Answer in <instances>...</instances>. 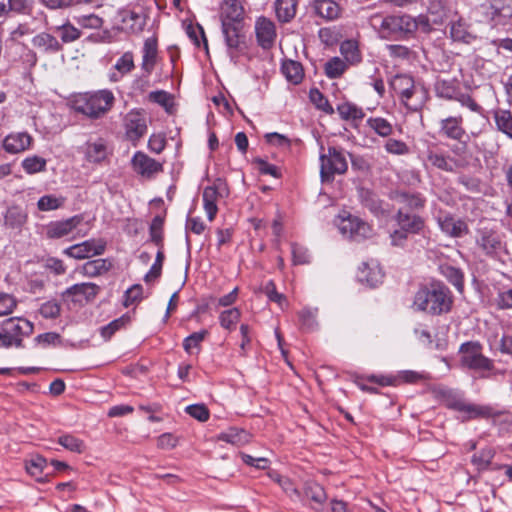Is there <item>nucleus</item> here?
Returning a JSON list of instances; mask_svg holds the SVG:
<instances>
[{
  "label": "nucleus",
  "mask_w": 512,
  "mask_h": 512,
  "mask_svg": "<svg viewBox=\"0 0 512 512\" xmlns=\"http://www.w3.org/2000/svg\"><path fill=\"white\" fill-rule=\"evenodd\" d=\"M106 246L105 239L91 238L65 248L63 254L75 260H84L104 254Z\"/></svg>",
  "instance_id": "obj_10"
},
{
  "label": "nucleus",
  "mask_w": 512,
  "mask_h": 512,
  "mask_svg": "<svg viewBox=\"0 0 512 512\" xmlns=\"http://www.w3.org/2000/svg\"><path fill=\"white\" fill-rule=\"evenodd\" d=\"M424 155V166L427 169L456 173L465 167L462 159L452 156L449 151L435 143L428 145Z\"/></svg>",
  "instance_id": "obj_7"
},
{
  "label": "nucleus",
  "mask_w": 512,
  "mask_h": 512,
  "mask_svg": "<svg viewBox=\"0 0 512 512\" xmlns=\"http://www.w3.org/2000/svg\"><path fill=\"white\" fill-rule=\"evenodd\" d=\"M8 17L12 15H30L33 4L29 0H7Z\"/></svg>",
  "instance_id": "obj_55"
},
{
  "label": "nucleus",
  "mask_w": 512,
  "mask_h": 512,
  "mask_svg": "<svg viewBox=\"0 0 512 512\" xmlns=\"http://www.w3.org/2000/svg\"><path fill=\"white\" fill-rule=\"evenodd\" d=\"M46 160L40 156H30L22 161V167L27 174H35L46 170Z\"/></svg>",
  "instance_id": "obj_60"
},
{
  "label": "nucleus",
  "mask_w": 512,
  "mask_h": 512,
  "mask_svg": "<svg viewBox=\"0 0 512 512\" xmlns=\"http://www.w3.org/2000/svg\"><path fill=\"white\" fill-rule=\"evenodd\" d=\"M319 160L322 182H332L336 174H344L348 169L345 151L340 147L329 146L325 151L321 145Z\"/></svg>",
  "instance_id": "obj_6"
},
{
  "label": "nucleus",
  "mask_w": 512,
  "mask_h": 512,
  "mask_svg": "<svg viewBox=\"0 0 512 512\" xmlns=\"http://www.w3.org/2000/svg\"><path fill=\"white\" fill-rule=\"evenodd\" d=\"M1 329L11 337L12 341L19 340L22 348L23 338L33 333L34 325L22 317H10L2 322Z\"/></svg>",
  "instance_id": "obj_19"
},
{
  "label": "nucleus",
  "mask_w": 512,
  "mask_h": 512,
  "mask_svg": "<svg viewBox=\"0 0 512 512\" xmlns=\"http://www.w3.org/2000/svg\"><path fill=\"white\" fill-rule=\"evenodd\" d=\"M449 10L442 0H430L428 5V15L434 25L443 24L448 18Z\"/></svg>",
  "instance_id": "obj_46"
},
{
  "label": "nucleus",
  "mask_w": 512,
  "mask_h": 512,
  "mask_svg": "<svg viewBox=\"0 0 512 512\" xmlns=\"http://www.w3.org/2000/svg\"><path fill=\"white\" fill-rule=\"evenodd\" d=\"M131 322V316L126 313L121 317L111 321L109 324L101 328V336L105 340H109L117 331L126 327Z\"/></svg>",
  "instance_id": "obj_52"
},
{
  "label": "nucleus",
  "mask_w": 512,
  "mask_h": 512,
  "mask_svg": "<svg viewBox=\"0 0 512 512\" xmlns=\"http://www.w3.org/2000/svg\"><path fill=\"white\" fill-rule=\"evenodd\" d=\"M301 491V498H295V501L302 502L313 512H325L324 505L328 499L327 493L322 485L314 481H308L304 484Z\"/></svg>",
  "instance_id": "obj_14"
},
{
  "label": "nucleus",
  "mask_w": 512,
  "mask_h": 512,
  "mask_svg": "<svg viewBox=\"0 0 512 512\" xmlns=\"http://www.w3.org/2000/svg\"><path fill=\"white\" fill-rule=\"evenodd\" d=\"M73 20L81 28L99 29L103 25V20L96 14H77L73 16Z\"/></svg>",
  "instance_id": "obj_58"
},
{
  "label": "nucleus",
  "mask_w": 512,
  "mask_h": 512,
  "mask_svg": "<svg viewBox=\"0 0 512 512\" xmlns=\"http://www.w3.org/2000/svg\"><path fill=\"white\" fill-rule=\"evenodd\" d=\"M158 61V39L151 36L145 39L142 47L141 70L147 74H152Z\"/></svg>",
  "instance_id": "obj_26"
},
{
  "label": "nucleus",
  "mask_w": 512,
  "mask_h": 512,
  "mask_svg": "<svg viewBox=\"0 0 512 512\" xmlns=\"http://www.w3.org/2000/svg\"><path fill=\"white\" fill-rule=\"evenodd\" d=\"M298 0H275V13L279 22L289 23L296 16Z\"/></svg>",
  "instance_id": "obj_37"
},
{
  "label": "nucleus",
  "mask_w": 512,
  "mask_h": 512,
  "mask_svg": "<svg viewBox=\"0 0 512 512\" xmlns=\"http://www.w3.org/2000/svg\"><path fill=\"white\" fill-rule=\"evenodd\" d=\"M222 33L227 46V54L234 64L239 61V56L244 52L245 36L240 33L237 24L224 22L221 23Z\"/></svg>",
  "instance_id": "obj_15"
},
{
  "label": "nucleus",
  "mask_w": 512,
  "mask_h": 512,
  "mask_svg": "<svg viewBox=\"0 0 512 512\" xmlns=\"http://www.w3.org/2000/svg\"><path fill=\"white\" fill-rule=\"evenodd\" d=\"M115 96L109 89L74 94L70 99L72 109L90 119H99L113 107Z\"/></svg>",
  "instance_id": "obj_2"
},
{
  "label": "nucleus",
  "mask_w": 512,
  "mask_h": 512,
  "mask_svg": "<svg viewBox=\"0 0 512 512\" xmlns=\"http://www.w3.org/2000/svg\"><path fill=\"white\" fill-rule=\"evenodd\" d=\"M463 414L464 420H471L476 418H490L494 415V410L489 405H479L469 403L466 400L462 403L459 411Z\"/></svg>",
  "instance_id": "obj_32"
},
{
  "label": "nucleus",
  "mask_w": 512,
  "mask_h": 512,
  "mask_svg": "<svg viewBox=\"0 0 512 512\" xmlns=\"http://www.w3.org/2000/svg\"><path fill=\"white\" fill-rule=\"evenodd\" d=\"M217 439L236 446H242L249 442L250 435L245 430L230 427L218 434Z\"/></svg>",
  "instance_id": "obj_39"
},
{
  "label": "nucleus",
  "mask_w": 512,
  "mask_h": 512,
  "mask_svg": "<svg viewBox=\"0 0 512 512\" xmlns=\"http://www.w3.org/2000/svg\"><path fill=\"white\" fill-rule=\"evenodd\" d=\"M131 165L136 173L148 179L153 178L156 174L163 171L162 163L141 151H137L133 155Z\"/></svg>",
  "instance_id": "obj_20"
},
{
  "label": "nucleus",
  "mask_w": 512,
  "mask_h": 512,
  "mask_svg": "<svg viewBox=\"0 0 512 512\" xmlns=\"http://www.w3.org/2000/svg\"><path fill=\"white\" fill-rule=\"evenodd\" d=\"M100 290V287L92 282L77 283L66 288L61 297L64 301L83 306L94 301Z\"/></svg>",
  "instance_id": "obj_13"
},
{
  "label": "nucleus",
  "mask_w": 512,
  "mask_h": 512,
  "mask_svg": "<svg viewBox=\"0 0 512 512\" xmlns=\"http://www.w3.org/2000/svg\"><path fill=\"white\" fill-rule=\"evenodd\" d=\"M336 110L340 118L345 121L357 122L361 121L365 117L363 109L351 102L339 104Z\"/></svg>",
  "instance_id": "obj_43"
},
{
  "label": "nucleus",
  "mask_w": 512,
  "mask_h": 512,
  "mask_svg": "<svg viewBox=\"0 0 512 512\" xmlns=\"http://www.w3.org/2000/svg\"><path fill=\"white\" fill-rule=\"evenodd\" d=\"M17 305L18 301L15 296L0 291V317L13 313Z\"/></svg>",
  "instance_id": "obj_64"
},
{
  "label": "nucleus",
  "mask_w": 512,
  "mask_h": 512,
  "mask_svg": "<svg viewBox=\"0 0 512 512\" xmlns=\"http://www.w3.org/2000/svg\"><path fill=\"white\" fill-rule=\"evenodd\" d=\"M438 224L443 233L453 238H461L469 234V227L463 219L451 214H445L438 218Z\"/></svg>",
  "instance_id": "obj_24"
},
{
  "label": "nucleus",
  "mask_w": 512,
  "mask_h": 512,
  "mask_svg": "<svg viewBox=\"0 0 512 512\" xmlns=\"http://www.w3.org/2000/svg\"><path fill=\"white\" fill-rule=\"evenodd\" d=\"M163 226L164 217L156 215L149 227L150 240L159 248H163Z\"/></svg>",
  "instance_id": "obj_56"
},
{
  "label": "nucleus",
  "mask_w": 512,
  "mask_h": 512,
  "mask_svg": "<svg viewBox=\"0 0 512 512\" xmlns=\"http://www.w3.org/2000/svg\"><path fill=\"white\" fill-rule=\"evenodd\" d=\"M291 254L293 265H304L310 263L311 256L309 250L299 243H291Z\"/></svg>",
  "instance_id": "obj_62"
},
{
  "label": "nucleus",
  "mask_w": 512,
  "mask_h": 512,
  "mask_svg": "<svg viewBox=\"0 0 512 512\" xmlns=\"http://www.w3.org/2000/svg\"><path fill=\"white\" fill-rule=\"evenodd\" d=\"M114 68L122 75L130 73L135 68L133 53L131 51L125 52L117 59Z\"/></svg>",
  "instance_id": "obj_63"
},
{
  "label": "nucleus",
  "mask_w": 512,
  "mask_h": 512,
  "mask_svg": "<svg viewBox=\"0 0 512 512\" xmlns=\"http://www.w3.org/2000/svg\"><path fill=\"white\" fill-rule=\"evenodd\" d=\"M241 312L238 308L234 307L231 309L224 310L219 315V323L222 328L233 331L236 328V324L239 322Z\"/></svg>",
  "instance_id": "obj_53"
},
{
  "label": "nucleus",
  "mask_w": 512,
  "mask_h": 512,
  "mask_svg": "<svg viewBox=\"0 0 512 512\" xmlns=\"http://www.w3.org/2000/svg\"><path fill=\"white\" fill-rule=\"evenodd\" d=\"M440 274L450 282L460 293L464 289V273L460 268L450 264H442L439 266Z\"/></svg>",
  "instance_id": "obj_40"
},
{
  "label": "nucleus",
  "mask_w": 512,
  "mask_h": 512,
  "mask_svg": "<svg viewBox=\"0 0 512 512\" xmlns=\"http://www.w3.org/2000/svg\"><path fill=\"white\" fill-rule=\"evenodd\" d=\"M32 143V137L27 132L10 133L3 140V148L6 152L17 154L27 150Z\"/></svg>",
  "instance_id": "obj_27"
},
{
  "label": "nucleus",
  "mask_w": 512,
  "mask_h": 512,
  "mask_svg": "<svg viewBox=\"0 0 512 512\" xmlns=\"http://www.w3.org/2000/svg\"><path fill=\"white\" fill-rule=\"evenodd\" d=\"M220 195L219 188L215 184L207 186L203 190V207L209 221H213L217 215V200Z\"/></svg>",
  "instance_id": "obj_33"
},
{
  "label": "nucleus",
  "mask_w": 512,
  "mask_h": 512,
  "mask_svg": "<svg viewBox=\"0 0 512 512\" xmlns=\"http://www.w3.org/2000/svg\"><path fill=\"white\" fill-rule=\"evenodd\" d=\"M58 443L71 452L82 453L85 450L83 440L70 434L60 436L58 438Z\"/></svg>",
  "instance_id": "obj_61"
},
{
  "label": "nucleus",
  "mask_w": 512,
  "mask_h": 512,
  "mask_svg": "<svg viewBox=\"0 0 512 512\" xmlns=\"http://www.w3.org/2000/svg\"><path fill=\"white\" fill-rule=\"evenodd\" d=\"M439 134L450 140L461 141L466 134L463 117L461 115L449 116L440 120Z\"/></svg>",
  "instance_id": "obj_25"
},
{
  "label": "nucleus",
  "mask_w": 512,
  "mask_h": 512,
  "mask_svg": "<svg viewBox=\"0 0 512 512\" xmlns=\"http://www.w3.org/2000/svg\"><path fill=\"white\" fill-rule=\"evenodd\" d=\"M460 366L464 369L479 373L481 377H487L495 365L494 361L483 354V346L478 341H467L459 347Z\"/></svg>",
  "instance_id": "obj_4"
},
{
  "label": "nucleus",
  "mask_w": 512,
  "mask_h": 512,
  "mask_svg": "<svg viewBox=\"0 0 512 512\" xmlns=\"http://www.w3.org/2000/svg\"><path fill=\"white\" fill-rule=\"evenodd\" d=\"M244 16V8L239 0H223L220 5L221 23L230 22L237 24Z\"/></svg>",
  "instance_id": "obj_29"
},
{
  "label": "nucleus",
  "mask_w": 512,
  "mask_h": 512,
  "mask_svg": "<svg viewBox=\"0 0 512 512\" xmlns=\"http://www.w3.org/2000/svg\"><path fill=\"white\" fill-rule=\"evenodd\" d=\"M395 200L401 204L399 209H404L411 213H418V211L424 208L426 203V199L422 194L404 191L397 192L395 195Z\"/></svg>",
  "instance_id": "obj_30"
},
{
  "label": "nucleus",
  "mask_w": 512,
  "mask_h": 512,
  "mask_svg": "<svg viewBox=\"0 0 512 512\" xmlns=\"http://www.w3.org/2000/svg\"><path fill=\"white\" fill-rule=\"evenodd\" d=\"M86 162L94 165L103 164L111 154L107 140L98 137L89 139L80 148Z\"/></svg>",
  "instance_id": "obj_17"
},
{
  "label": "nucleus",
  "mask_w": 512,
  "mask_h": 512,
  "mask_svg": "<svg viewBox=\"0 0 512 512\" xmlns=\"http://www.w3.org/2000/svg\"><path fill=\"white\" fill-rule=\"evenodd\" d=\"M348 69V64L340 57H332L324 65V73L329 79L340 78Z\"/></svg>",
  "instance_id": "obj_48"
},
{
  "label": "nucleus",
  "mask_w": 512,
  "mask_h": 512,
  "mask_svg": "<svg viewBox=\"0 0 512 512\" xmlns=\"http://www.w3.org/2000/svg\"><path fill=\"white\" fill-rule=\"evenodd\" d=\"M111 268V263L107 259H95L84 263L80 272L87 277H97Z\"/></svg>",
  "instance_id": "obj_44"
},
{
  "label": "nucleus",
  "mask_w": 512,
  "mask_h": 512,
  "mask_svg": "<svg viewBox=\"0 0 512 512\" xmlns=\"http://www.w3.org/2000/svg\"><path fill=\"white\" fill-rule=\"evenodd\" d=\"M398 227L411 235L419 234L425 227V220L418 213H411L404 209H398L394 215Z\"/></svg>",
  "instance_id": "obj_23"
},
{
  "label": "nucleus",
  "mask_w": 512,
  "mask_h": 512,
  "mask_svg": "<svg viewBox=\"0 0 512 512\" xmlns=\"http://www.w3.org/2000/svg\"><path fill=\"white\" fill-rule=\"evenodd\" d=\"M56 31L59 33L60 39L63 43H71L78 40L82 32L80 29L75 27L69 21L56 27Z\"/></svg>",
  "instance_id": "obj_57"
},
{
  "label": "nucleus",
  "mask_w": 512,
  "mask_h": 512,
  "mask_svg": "<svg viewBox=\"0 0 512 512\" xmlns=\"http://www.w3.org/2000/svg\"><path fill=\"white\" fill-rule=\"evenodd\" d=\"M28 213L21 206L13 204L6 208L3 213L2 226L6 230L21 234L27 224Z\"/></svg>",
  "instance_id": "obj_21"
},
{
  "label": "nucleus",
  "mask_w": 512,
  "mask_h": 512,
  "mask_svg": "<svg viewBox=\"0 0 512 512\" xmlns=\"http://www.w3.org/2000/svg\"><path fill=\"white\" fill-rule=\"evenodd\" d=\"M358 196L361 204L371 213L378 216L383 213L382 201L379 197L369 189L360 188Z\"/></svg>",
  "instance_id": "obj_41"
},
{
  "label": "nucleus",
  "mask_w": 512,
  "mask_h": 512,
  "mask_svg": "<svg viewBox=\"0 0 512 512\" xmlns=\"http://www.w3.org/2000/svg\"><path fill=\"white\" fill-rule=\"evenodd\" d=\"M281 72L288 82L297 85L304 78V69L300 62L286 59L281 64Z\"/></svg>",
  "instance_id": "obj_35"
},
{
  "label": "nucleus",
  "mask_w": 512,
  "mask_h": 512,
  "mask_svg": "<svg viewBox=\"0 0 512 512\" xmlns=\"http://www.w3.org/2000/svg\"><path fill=\"white\" fill-rule=\"evenodd\" d=\"M495 454L496 452L492 447L482 448L477 453L472 455L471 463L476 467L477 471H486L490 468Z\"/></svg>",
  "instance_id": "obj_42"
},
{
  "label": "nucleus",
  "mask_w": 512,
  "mask_h": 512,
  "mask_svg": "<svg viewBox=\"0 0 512 512\" xmlns=\"http://www.w3.org/2000/svg\"><path fill=\"white\" fill-rule=\"evenodd\" d=\"M390 88L399 96L401 103L411 111H417L422 106V101L412 102V99L422 90L415 86L414 79L407 74H397L390 80Z\"/></svg>",
  "instance_id": "obj_9"
},
{
  "label": "nucleus",
  "mask_w": 512,
  "mask_h": 512,
  "mask_svg": "<svg viewBox=\"0 0 512 512\" xmlns=\"http://www.w3.org/2000/svg\"><path fill=\"white\" fill-rule=\"evenodd\" d=\"M32 44L45 53H57L62 50V45L57 38L49 33L42 32L32 39Z\"/></svg>",
  "instance_id": "obj_36"
},
{
  "label": "nucleus",
  "mask_w": 512,
  "mask_h": 512,
  "mask_svg": "<svg viewBox=\"0 0 512 512\" xmlns=\"http://www.w3.org/2000/svg\"><path fill=\"white\" fill-rule=\"evenodd\" d=\"M450 36L454 41L466 44H470L475 39V36L468 31L467 24L462 19L451 22Z\"/></svg>",
  "instance_id": "obj_45"
},
{
  "label": "nucleus",
  "mask_w": 512,
  "mask_h": 512,
  "mask_svg": "<svg viewBox=\"0 0 512 512\" xmlns=\"http://www.w3.org/2000/svg\"><path fill=\"white\" fill-rule=\"evenodd\" d=\"M46 465L47 460L41 455H34L25 462L27 473L34 477L38 482H45L42 474Z\"/></svg>",
  "instance_id": "obj_47"
},
{
  "label": "nucleus",
  "mask_w": 512,
  "mask_h": 512,
  "mask_svg": "<svg viewBox=\"0 0 512 512\" xmlns=\"http://www.w3.org/2000/svg\"><path fill=\"white\" fill-rule=\"evenodd\" d=\"M434 90L436 96L447 100L455 99L458 93L455 82L452 80L445 79H438L435 82Z\"/></svg>",
  "instance_id": "obj_51"
},
{
  "label": "nucleus",
  "mask_w": 512,
  "mask_h": 512,
  "mask_svg": "<svg viewBox=\"0 0 512 512\" xmlns=\"http://www.w3.org/2000/svg\"><path fill=\"white\" fill-rule=\"evenodd\" d=\"M309 99L318 110H321L328 115H332L334 113V108L318 88L310 89Z\"/></svg>",
  "instance_id": "obj_54"
},
{
  "label": "nucleus",
  "mask_w": 512,
  "mask_h": 512,
  "mask_svg": "<svg viewBox=\"0 0 512 512\" xmlns=\"http://www.w3.org/2000/svg\"><path fill=\"white\" fill-rule=\"evenodd\" d=\"M65 202L66 198L64 196L46 194L38 199L37 208L42 212L53 211L62 208Z\"/></svg>",
  "instance_id": "obj_50"
},
{
  "label": "nucleus",
  "mask_w": 512,
  "mask_h": 512,
  "mask_svg": "<svg viewBox=\"0 0 512 512\" xmlns=\"http://www.w3.org/2000/svg\"><path fill=\"white\" fill-rule=\"evenodd\" d=\"M366 124L375 134L383 138L389 137L393 132L392 124L382 117H370Z\"/></svg>",
  "instance_id": "obj_49"
},
{
  "label": "nucleus",
  "mask_w": 512,
  "mask_h": 512,
  "mask_svg": "<svg viewBox=\"0 0 512 512\" xmlns=\"http://www.w3.org/2000/svg\"><path fill=\"white\" fill-rule=\"evenodd\" d=\"M357 277L360 282L375 287L382 282L384 275L377 264L365 262L359 267Z\"/></svg>",
  "instance_id": "obj_31"
},
{
  "label": "nucleus",
  "mask_w": 512,
  "mask_h": 512,
  "mask_svg": "<svg viewBox=\"0 0 512 512\" xmlns=\"http://www.w3.org/2000/svg\"><path fill=\"white\" fill-rule=\"evenodd\" d=\"M378 32L386 40L409 39L415 34L413 16L405 13L387 15L383 17Z\"/></svg>",
  "instance_id": "obj_5"
},
{
  "label": "nucleus",
  "mask_w": 512,
  "mask_h": 512,
  "mask_svg": "<svg viewBox=\"0 0 512 512\" xmlns=\"http://www.w3.org/2000/svg\"><path fill=\"white\" fill-rule=\"evenodd\" d=\"M125 136L132 142L139 141L147 132V117L142 109L130 110L123 119Z\"/></svg>",
  "instance_id": "obj_16"
},
{
  "label": "nucleus",
  "mask_w": 512,
  "mask_h": 512,
  "mask_svg": "<svg viewBox=\"0 0 512 512\" xmlns=\"http://www.w3.org/2000/svg\"><path fill=\"white\" fill-rule=\"evenodd\" d=\"M83 214H76L66 219L54 220L43 225L42 234L48 240L67 237L83 222Z\"/></svg>",
  "instance_id": "obj_11"
},
{
  "label": "nucleus",
  "mask_w": 512,
  "mask_h": 512,
  "mask_svg": "<svg viewBox=\"0 0 512 512\" xmlns=\"http://www.w3.org/2000/svg\"><path fill=\"white\" fill-rule=\"evenodd\" d=\"M255 34L257 43L262 49H271L277 36L276 26L272 20L261 16L255 22Z\"/></svg>",
  "instance_id": "obj_22"
},
{
  "label": "nucleus",
  "mask_w": 512,
  "mask_h": 512,
  "mask_svg": "<svg viewBox=\"0 0 512 512\" xmlns=\"http://www.w3.org/2000/svg\"><path fill=\"white\" fill-rule=\"evenodd\" d=\"M496 129L512 140V112L508 109L496 108L491 111Z\"/></svg>",
  "instance_id": "obj_34"
},
{
  "label": "nucleus",
  "mask_w": 512,
  "mask_h": 512,
  "mask_svg": "<svg viewBox=\"0 0 512 512\" xmlns=\"http://www.w3.org/2000/svg\"><path fill=\"white\" fill-rule=\"evenodd\" d=\"M482 8L485 17L495 25L504 24L512 17V0H488Z\"/></svg>",
  "instance_id": "obj_18"
},
{
  "label": "nucleus",
  "mask_w": 512,
  "mask_h": 512,
  "mask_svg": "<svg viewBox=\"0 0 512 512\" xmlns=\"http://www.w3.org/2000/svg\"><path fill=\"white\" fill-rule=\"evenodd\" d=\"M313 10L316 15L326 21H334L341 17L343 8L334 0H314Z\"/></svg>",
  "instance_id": "obj_28"
},
{
  "label": "nucleus",
  "mask_w": 512,
  "mask_h": 512,
  "mask_svg": "<svg viewBox=\"0 0 512 512\" xmlns=\"http://www.w3.org/2000/svg\"><path fill=\"white\" fill-rule=\"evenodd\" d=\"M340 53L348 65H356L362 61L359 43L354 39L344 40L340 44Z\"/></svg>",
  "instance_id": "obj_38"
},
{
  "label": "nucleus",
  "mask_w": 512,
  "mask_h": 512,
  "mask_svg": "<svg viewBox=\"0 0 512 512\" xmlns=\"http://www.w3.org/2000/svg\"><path fill=\"white\" fill-rule=\"evenodd\" d=\"M344 214L339 216L337 222L338 229L344 237L355 242H361L373 236L374 230L370 224L357 216L346 212Z\"/></svg>",
  "instance_id": "obj_8"
},
{
  "label": "nucleus",
  "mask_w": 512,
  "mask_h": 512,
  "mask_svg": "<svg viewBox=\"0 0 512 512\" xmlns=\"http://www.w3.org/2000/svg\"><path fill=\"white\" fill-rule=\"evenodd\" d=\"M147 20L145 12L136 11L129 7L120 9L116 16L115 22L117 28L125 33L139 34L143 31Z\"/></svg>",
  "instance_id": "obj_12"
},
{
  "label": "nucleus",
  "mask_w": 512,
  "mask_h": 512,
  "mask_svg": "<svg viewBox=\"0 0 512 512\" xmlns=\"http://www.w3.org/2000/svg\"><path fill=\"white\" fill-rule=\"evenodd\" d=\"M416 310L433 316L449 313L453 306V295L441 281H431L419 287L414 295Z\"/></svg>",
  "instance_id": "obj_1"
},
{
  "label": "nucleus",
  "mask_w": 512,
  "mask_h": 512,
  "mask_svg": "<svg viewBox=\"0 0 512 512\" xmlns=\"http://www.w3.org/2000/svg\"><path fill=\"white\" fill-rule=\"evenodd\" d=\"M272 479L278 483L282 490L293 500L295 498H301V491L296 488L294 483L288 477L275 474L271 476Z\"/></svg>",
  "instance_id": "obj_59"
},
{
  "label": "nucleus",
  "mask_w": 512,
  "mask_h": 512,
  "mask_svg": "<svg viewBox=\"0 0 512 512\" xmlns=\"http://www.w3.org/2000/svg\"><path fill=\"white\" fill-rule=\"evenodd\" d=\"M475 246L488 258L499 260L508 254L505 235L496 225L480 222L475 229Z\"/></svg>",
  "instance_id": "obj_3"
}]
</instances>
